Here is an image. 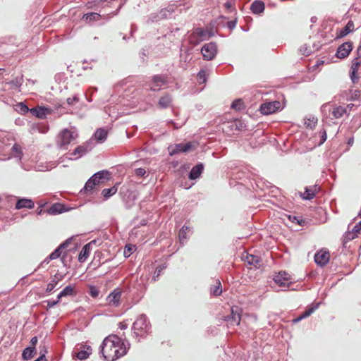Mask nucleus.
<instances>
[{
	"instance_id": "nucleus-40",
	"label": "nucleus",
	"mask_w": 361,
	"mask_h": 361,
	"mask_svg": "<svg viewBox=\"0 0 361 361\" xmlns=\"http://www.w3.org/2000/svg\"><path fill=\"white\" fill-rule=\"evenodd\" d=\"M317 121L318 120L317 117L311 116L309 118H306L305 119V125L307 128L312 129L316 126Z\"/></svg>"
},
{
	"instance_id": "nucleus-35",
	"label": "nucleus",
	"mask_w": 361,
	"mask_h": 361,
	"mask_svg": "<svg viewBox=\"0 0 361 361\" xmlns=\"http://www.w3.org/2000/svg\"><path fill=\"white\" fill-rule=\"evenodd\" d=\"M211 295L219 296L222 293L221 283L219 279L216 281V283L210 288Z\"/></svg>"
},
{
	"instance_id": "nucleus-46",
	"label": "nucleus",
	"mask_w": 361,
	"mask_h": 361,
	"mask_svg": "<svg viewBox=\"0 0 361 361\" xmlns=\"http://www.w3.org/2000/svg\"><path fill=\"white\" fill-rule=\"evenodd\" d=\"M288 219L290 221L298 225L304 226L305 224V221L298 216L289 215Z\"/></svg>"
},
{
	"instance_id": "nucleus-11",
	"label": "nucleus",
	"mask_w": 361,
	"mask_h": 361,
	"mask_svg": "<svg viewBox=\"0 0 361 361\" xmlns=\"http://www.w3.org/2000/svg\"><path fill=\"white\" fill-rule=\"evenodd\" d=\"M104 174H109L108 171H100L95 173L93 176H92L85 183L83 188L80 190V192H84L85 193H87L92 192L96 185L94 180L96 178H104Z\"/></svg>"
},
{
	"instance_id": "nucleus-19",
	"label": "nucleus",
	"mask_w": 361,
	"mask_h": 361,
	"mask_svg": "<svg viewBox=\"0 0 361 361\" xmlns=\"http://www.w3.org/2000/svg\"><path fill=\"white\" fill-rule=\"evenodd\" d=\"M204 170V164L202 163H198L195 166H194L190 173H189V178L190 180H195L198 178Z\"/></svg>"
},
{
	"instance_id": "nucleus-29",
	"label": "nucleus",
	"mask_w": 361,
	"mask_h": 361,
	"mask_svg": "<svg viewBox=\"0 0 361 361\" xmlns=\"http://www.w3.org/2000/svg\"><path fill=\"white\" fill-rule=\"evenodd\" d=\"M63 276L59 274H55L54 276L51 279V281L47 284L46 288V293H50L60 281L62 280Z\"/></svg>"
},
{
	"instance_id": "nucleus-23",
	"label": "nucleus",
	"mask_w": 361,
	"mask_h": 361,
	"mask_svg": "<svg viewBox=\"0 0 361 361\" xmlns=\"http://www.w3.org/2000/svg\"><path fill=\"white\" fill-rule=\"evenodd\" d=\"M65 205L61 203H54L49 209H47V213L51 215H56L66 212Z\"/></svg>"
},
{
	"instance_id": "nucleus-32",
	"label": "nucleus",
	"mask_w": 361,
	"mask_h": 361,
	"mask_svg": "<svg viewBox=\"0 0 361 361\" xmlns=\"http://www.w3.org/2000/svg\"><path fill=\"white\" fill-rule=\"evenodd\" d=\"M172 97L169 94H165L160 97L158 104L162 109H166L171 106Z\"/></svg>"
},
{
	"instance_id": "nucleus-22",
	"label": "nucleus",
	"mask_w": 361,
	"mask_h": 361,
	"mask_svg": "<svg viewBox=\"0 0 361 361\" xmlns=\"http://www.w3.org/2000/svg\"><path fill=\"white\" fill-rule=\"evenodd\" d=\"M31 114L38 118H44L49 114L50 111L45 106H37L30 109Z\"/></svg>"
},
{
	"instance_id": "nucleus-33",
	"label": "nucleus",
	"mask_w": 361,
	"mask_h": 361,
	"mask_svg": "<svg viewBox=\"0 0 361 361\" xmlns=\"http://www.w3.org/2000/svg\"><path fill=\"white\" fill-rule=\"evenodd\" d=\"M101 18V15L94 13V12H90L86 14H84L82 19L85 21L86 23H92L93 21L99 20Z\"/></svg>"
},
{
	"instance_id": "nucleus-6",
	"label": "nucleus",
	"mask_w": 361,
	"mask_h": 361,
	"mask_svg": "<svg viewBox=\"0 0 361 361\" xmlns=\"http://www.w3.org/2000/svg\"><path fill=\"white\" fill-rule=\"evenodd\" d=\"M94 148V144L91 141H87L84 144L78 146L71 154L70 159L76 160L82 156L85 155L87 152H90Z\"/></svg>"
},
{
	"instance_id": "nucleus-12",
	"label": "nucleus",
	"mask_w": 361,
	"mask_h": 361,
	"mask_svg": "<svg viewBox=\"0 0 361 361\" xmlns=\"http://www.w3.org/2000/svg\"><path fill=\"white\" fill-rule=\"evenodd\" d=\"M151 81L152 85L150 86V90L152 91H158L161 86L167 83V75L162 74L154 75L152 76Z\"/></svg>"
},
{
	"instance_id": "nucleus-4",
	"label": "nucleus",
	"mask_w": 361,
	"mask_h": 361,
	"mask_svg": "<svg viewBox=\"0 0 361 361\" xmlns=\"http://www.w3.org/2000/svg\"><path fill=\"white\" fill-rule=\"evenodd\" d=\"M78 136L75 130L64 129L56 137L58 147L61 149H66L68 146L77 139Z\"/></svg>"
},
{
	"instance_id": "nucleus-57",
	"label": "nucleus",
	"mask_w": 361,
	"mask_h": 361,
	"mask_svg": "<svg viewBox=\"0 0 361 361\" xmlns=\"http://www.w3.org/2000/svg\"><path fill=\"white\" fill-rule=\"evenodd\" d=\"M350 79H351L353 83H354V84H355L358 82L359 76L357 75V72L350 71Z\"/></svg>"
},
{
	"instance_id": "nucleus-42",
	"label": "nucleus",
	"mask_w": 361,
	"mask_h": 361,
	"mask_svg": "<svg viewBox=\"0 0 361 361\" xmlns=\"http://www.w3.org/2000/svg\"><path fill=\"white\" fill-rule=\"evenodd\" d=\"M356 238V235L353 234L351 231H346L342 238V242L343 245H345L348 242L355 239Z\"/></svg>"
},
{
	"instance_id": "nucleus-39",
	"label": "nucleus",
	"mask_w": 361,
	"mask_h": 361,
	"mask_svg": "<svg viewBox=\"0 0 361 361\" xmlns=\"http://www.w3.org/2000/svg\"><path fill=\"white\" fill-rule=\"evenodd\" d=\"M117 192V188L116 186H113L109 188H104L102 191V195L104 196L105 199H108L112 195H114Z\"/></svg>"
},
{
	"instance_id": "nucleus-44",
	"label": "nucleus",
	"mask_w": 361,
	"mask_h": 361,
	"mask_svg": "<svg viewBox=\"0 0 361 361\" xmlns=\"http://www.w3.org/2000/svg\"><path fill=\"white\" fill-rule=\"evenodd\" d=\"M189 42L192 45H197L201 42L198 36H196V32L194 30L189 36H188Z\"/></svg>"
},
{
	"instance_id": "nucleus-30",
	"label": "nucleus",
	"mask_w": 361,
	"mask_h": 361,
	"mask_svg": "<svg viewBox=\"0 0 361 361\" xmlns=\"http://www.w3.org/2000/svg\"><path fill=\"white\" fill-rule=\"evenodd\" d=\"M192 233V228L187 226L183 225L179 231V240L181 244H184L188 238L187 233Z\"/></svg>"
},
{
	"instance_id": "nucleus-9",
	"label": "nucleus",
	"mask_w": 361,
	"mask_h": 361,
	"mask_svg": "<svg viewBox=\"0 0 361 361\" xmlns=\"http://www.w3.org/2000/svg\"><path fill=\"white\" fill-rule=\"evenodd\" d=\"M282 109L281 104L279 101L264 102L260 106V111L263 115H269L275 113Z\"/></svg>"
},
{
	"instance_id": "nucleus-47",
	"label": "nucleus",
	"mask_w": 361,
	"mask_h": 361,
	"mask_svg": "<svg viewBox=\"0 0 361 361\" xmlns=\"http://www.w3.org/2000/svg\"><path fill=\"white\" fill-rule=\"evenodd\" d=\"M9 84L16 88L19 89L23 84V76L16 78L15 79L12 80Z\"/></svg>"
},
{
	"instance_id": "nucleus-14",
	"label": "nucleus",
	"mask_w": 361,
	"mask_h": 361,
	"mask_svg": "<svg viewBox=\"0 0 361 361\" xmlns=\"http://www.w3.org/2000/svg\"><path fill=\"white\" fill-rule=\"evenodd\" d=\"M289 274L286 271H279L274 277V282L280 287L287 288L289 286Z\"/></svg>"
},
{
	"instance_id": "nucleus-18",
	"label": "nucleus",
	"mask_w": 361,
	"mask_h": 361,
	"mask_svg": "<svg viewBox=\"0 0 361 361\" xmlns=\"http://www.w3.org/2000/svg\"><path fill=\"white\" fill-rule=\"evenodd\" d=\"M121 295V294L120 291L114 290L108 295L106 300L110 305L113 307H118L120 304Z\"/></svg>"
},
{
	"instance_id": "nucleus-52",
	"label": "nucleus",
	"mask_w": 361,
	"mask_h": 361,
	"mask_svg": "<svg viewBox=\"0 0 361 361\" xmlns=\"http://www.w3.org/2000/svg\"><path fill=\"white\" fill-rule=\"evenodd\" d=\"M45 302L47 304V310H49V309L54 307L56 305H57L60 302V300L58 299V298H57L56 300L49 299V300H46Z\"/></svg>"
},
{
	"instance_id": "nucleus-7",
	"label": "nucleus",
	"mask_w": 361,
	"mask_h": 361,
	"mask_svg": "<svg viewBox=\"0 0 361 361\" xmlns=\"http://www.w3.org/2000/svg\"><path fill=\"white\" fill-rule=\"evenodd\" d=\"M242 309L238 306H232L231 308V314L225 316L224 320L231 326H238L240 324L241 319Z\"/></svg>"
},
{
	"instance_id": "nucleus-64",
	"label": "nucleus",
	"mask_w": 361,
	"mask_h": 361,
	"mask_svg": "<svg viewBox=\"0 0 361 361\" xmlns=\"http://www.w3.org/2000/svg\"><path fill=\"white\" fill-rule=\"evenodd\" d=\"M37 341H38V338L37 336H34L32 337L31 339H30V347H34V348H36V345L37 343Z\"/></svg>"
},
{
	"instance_id": "nucleus-61",
	"label": "nucleus",
	"mask_w": 361,
	"mask_h": 361,
	"mask_svg": "<svg viewBox=\"0 0 361 361\" xmlns=\"http://www.w3.org/2000/svg\"><path fill=\"white\" fill-rule=\"evenodd\" d=\"M237 24V20H230L227 23V27L231 30H233Z\"/></svg>"
},
{
	"instance_id": "nucleus-27",
	"label": "nucleus",
	"mask_w": 361,
	"mask_h": 361,
	"mask_svg": "<svg viewBox=\"0 0 361 361\" xmlns=\"http://www.w3.org/2000/svg\"><path fill=\"white\" fill-rule=\"evenodd\" d=\"M34 202L30 199L22 198L17 201L16 209H20L22 208L32 209L34 207Z\"/></svg>"
},
{
	"instance_id": "nucleus-26",
	"label": "nucleus",
	"mask_w": 361,
	"mask_h": 361,
	"mask_svg": "<svg viewBox=\"0 0 361 361\" xmlns=\"http://www.w3.org/2000/svg\"><path fill=\"white\" fill-rule=\"evenodd\" d=\"M195 31L196 32V36H198L201 42L207 40L214 36V33L207 29L197 28Z\"/></svg>"
},
{
	"instance_id": "nucleus-41",
	"label": "nucleus",
	"mask_w": 361,
	"mask_h": 361,
	"mask_svg": "<svg viewBox=\"0 0 361 361\" xmlns=\"http://www.w3.org/2000/svg\"><path fill=\"white\" fill-rule=\"evenodd\" d=\"M16 110L20 113L21 114H25L28 111H30V109L27 107V106L23 102H19L16 105Z\"/></svg>"
},
{
	"instance_id": "nucleus-48",
	"label": "nucleus",
	"mask_w": 361,
	"mask_h": 361,
	"mask_svg": "<svg viewBox=\"0 0 361 361\" xmlns=\"http://www.w3.org/2000/svg\"><path fill=\"white\" fill-rule=\"evenodd\" d=\"M361 65V60L357 58H354L352 61V65L350 67V71L354 72H357L359 69V66Z\"/></svg>"
},
{
	"instance_id": "nucleus-20",
	"label": "nucleus",
	"mask_w": 361,
	"mask_h": 361,
	"mask_svg": "<svg viewBox=\"0 0 361 361\" xmlns=\"http://www.w3.org/2000/svg\"><path fill=\"white\" fill-rule=\"evenodd\" d=\"M244 260L249 265H252L255 268H259L262 264V259L260 257L247 253L246 254V256L244 257Z\"/></svg>"
},
{
	"instance_id": "nucleus-55",
	"label": "nucleus",
	"mask_w": 361,
	"mask_h": 361,
	"mask_svg": "<svg viewBox=\"0 0 361 361\" xmlns=\"http://www.w3.org/2000/svg\"><path fill=\"white\" fill-rule=\"evenodd\" d=\"M146 173V170L143 168H137L135 169V174L139 177L145 176Z\"/></svg>"
},
{
	"instance_id": "nucleus-24",
	"label": "nucleus",
	"mask_w": 361,
	"mask_h": 361,
	"mask_svg": "<svg viewBox=\"0 0 361 361\" xmlns=\"http://www.w3.org/2000/svg\"><path fill=\"white\" fill-rule=\"evenodd\" d=\"M320 303L317 302L315 305H312L309 309L306 310L301 315L293 319V323L295 324L301 321L302 319L309 317L311 315L318 307H319Z\"/></svg>"
},
{
	"instance_id": "nucleus-38",
	"label": "nucleus",
	"mask_w": 361,
	"mask_h": 361,
	"mask_svg": "<svg viewBox=\"0 0 361 361\" xmlns=\"http://www.w3.org/2000/svg\"><path fill=\"white\" fill-rule=\"evenodd\" d=\"M11 152L13 157L18 158L19 159H21L23 154L20 146L17 143H15L11 147Z\"/></svg>"
},
{
	"instance_id": "nucleus-10",
	"label": "nucleus",
	"mask_w": 361,
	"mask_h": 361,
	"mask_svg": "<svg viewBox=\"0 0 361 361\" xmlns=\"http://www.w3.org/2000/svg\"><path fill=\"white\" fill-rule=\"evenodd\" d=\"M314 262L319 267L326 266L330 259V253L327 249L323 248L317 251L314 256Z\"/></svg>"
},
{
	"instance_id": "nucleus-21",
	"label": "nucleus",
	"mask_w": 361,
	"mask_h": 361,
	"mask_svg": "<svg viewBox=\"0 0 361 361\" xmlns=\"http://www.w3.org/2000/svg\"><path fill=\"white\" fill-rule=\"evenodd\" d=\"M169 15H170V13L167 9H161L158 13H151L149 17V20L152 23L158 22L162 19L167 18Z\"/></svg>"
},
{
	"instance_id": "nucleus-8",
	"label": "nucleus",
	"mask_w": 361,
	"mask_h": 361,
	"mask_svg": "<svg viewBox=\"0 0 361 361\" xmlns=\"http://www.w3.org/2000/svg\"><path fill=\"white\" fill-rule=\"evenodd\" d=\"M204 60H212L217 54V46L215 42L206 43L201 49Z\"/></svg>"
},
{
	"instance_id": "nucleus-25",
	"label": "nucleus",
	"mask_w": 361,
	"mask_h": 361,
	"mask_svg": "<svg viewBox=\"0 0 361 361\" xmlns=\"http://www.w3.org/2000/svg\"><path fill=\"white\" fill-rule=\"evenodd\" d=\"M264 3L261 0L254 1L250 6V10L254 14H261L264 12Z\"/></svg>"
},
{
	"instance_id": "nucleus-13",
	"label": "nucleus",
	"mask_w": 361,
	"mask_h": 361,
	"mask_svg": "<svg viewBox=\"0 0 361 361\" xmlns=\"http://www.w3.org/2000/svg\"><path fill=\"white\" fill-rule=\"evenodd\" d=\"M352 49L353 42L350 41L345 42L338 47L336 56L341 59H345L349 55Z\"/></svg>"
},
{
	"instance_id": "nucleus-59",
	"label": "nucleus",
	"mask_w": 361,
	"mask_h": 361,
	"mask_svg": "<svg viewBox=\"0 0 361 361\" xmlns=\"http://www.w3.org/2000/svg\"><path fill=\"white\" fill-rule=\"evenodd\" d=\"M320 133H321V140L319 143V145H322L326 140V138H327V135H326V132L325 130H323L322 131H321Z\"/></svg>"
},
{
	"instance_id": "nucleus-63",
	"label": "nucleus",
	"mask_w": 361,
	"mask_h": 361,
	"mask_svg": "<svg viewBox=\"0 0 361 361\" xmlns=\"http://www.w3.org/2000/svg\"><path fill=\"white\" fill-rule=\"evenodd\" d=\"M132 247L126 245L124 250V255L126 257H129L132 253Z\"/></svg>"
},
{
	"instance_id": "nucleus-28",
	"label": "nucleus",
	"mask_w": 361,
	"mask_h": 361,
	"mask_svg": "<svg viewBox=\"0 0 361 361\" xmlns=\"http://www.w3.org/2000/svg\"><path fill=\"white\" fill-rule=\"evenodd\" d=\"M319 190L317 185H313L312 187H306L305 191L302 195V199L306 200H311L315 197L317 192Z\"/></svg>"
},
{
	"instance_id": "nucleus-34",
	"label": "nucleus",
	"mask_w": 361,
	"mask_h": 361,
	"mask_svg": "<svg viewBox=\"0 0 361 361\" xmlns=\"http://www.w3.org/2000/svg\"><path fill=\"white\" fill-rule=\"evenodd\" d=\"M36 352V348L34 347H27L25 348L22 353V358L24 360H30L32 358L34 353Z\"/></svg>"
},
{
	"instance_id": "nucleus-53",
	"label": "nucleus",
	"mask_w": 361,
	"mask_h": 361,
	"mask_svg": "<svg viewBox=\"0 0 361 361\" xmlns=\"http://www.w3.org/2000/svg\"><path fill=\"white\" fill-rule=\"evenodd\" d=\"M351 231L356 235V237L361 233V221L353 227Z\"/></svg>"
},
{
	"instance_id": "nucleus-58",
	"label": "nucleus",
	"mask_w": 361,
	"mask_h": 361,
	"mask_svg": "<svg viewBox=\"0 0 361 361\" xmlns=\"http://www.w3.org/2000/svg\"><path fill=\"white\" fill-rule=\"evenodd\" d=\"M352 93H351V99L352 100H357L360 96V90H355L354 91H351Z\"/></svg>"
},
{
	"instance_id": "nucleus-2",
	"label": "nucleus",
	"mask_w": 361,
	"mask_h": 361,
	"mask_svg": "<svg viewBox=\"0 0 361 361\" xmlns=\"http://www.w3.org/2000/svg\"><path fill=\"white\" fill-rule=\"evenodd\" d=\"M150 323L145 314H141L133 323L132 330L134 336L138 338L140 341L141 338L147 335L150 331Z\"/></svg>"
},
{
	"instance_id": "nucleus-17",
	"label": "nucleus",
	"mask_w": 361,
	"mask_h": 361,
	"mask_svg": "<svg viewBox=\"0 0 361 361\" xmlns=\"http://www.w3.org/2000/svg\"><path fill=\"white\" fill-rule=\"evenodd\" d=\"M94 240L91 241L82 247L78 255V261L80 262H83L87 259L92 250V245L94 243Z\"/></svg>"
},
{
	"instance_id": "nucleus-3",
	"label": "nucleus",
	"mask_w": 361,
	"mask_h": 361,
	"mask_svg": "<svg viewBox=\"0 0 361 361\" xmlns=\"http://www.w3.org/2000/svg\"><path fill=\"white\" fill-rule=\"evenodd\" d=\"M71 238H68L61 243L55 250L53 251L41 264L40 266H42L44 263L48 264L51 260H54L61 257V261L64 266H67V252L64 251V250L71 243Z\"/></svg>"
},
{
	"instance_id": "nucleus-45",
	"label": "nucleus",
	"mask_w": 361,
	"mask_h": 361,
	"mask_svg": "<svg viewBox=\"0 0 361 361\" xmlns=\"http://www.w3.org/2000/svg\"><path fill=\"white\" fill-rule=\"evenodd\" d=\"M300 51L302 55L310 56L314 51V49L307 44H304L300 47Z\"/></svg>"
},
{
	"instance_id": "nucleus-15",
	"label": "nucleus",
	"mask_w": 361,
	"mask_h": 361,
	"mask_svg": "<svg viewBox=\"0 0 361 361\" xmlns=\"http://www.w3.org/2000/svg\"><path fill=\"white\" fill-rule=\"evenodd\" d=\"M107 135L108 131L105 128H98L89 141L92 142L93 140H95L98 143H103L106 141Z\"/></svg>"
},
{
	"instance_id": "nucleus-43",
	"label": "nucleus",
	"mask_w": 361,
	"mask_h": 361,
	"mask_svg": "<svg viewBox=\"0 0 361 361\" xmlns=\"http://www.w3.org/2000/svg\"><path fill=\"white\" fill-rule=\"evenodd\" d=\"M231 107L233 109H235V110H237V111H240L243 109H244L243 102L240 99H235L232 102Z\"/></svg>"
},
{
	"instance_id": "nucleus-49",
	"label": "nucleus",
	"mask_w": 361,
	"mask_h": 361,
	"mask_svg": "<svg viewBox=\"0 0 361 361\" xmlns=\"http://www.w3.org/2000/svg\"><path fill=\"white\" fill-rule=\"evenodd\" d=\"M200 84H203L207 81L206 72L204 70H200L197 75Z\"/></svg>"
},
{
	"instance_id": "nucleus-50",
	"label": "nucleus",
	"mask_w": 361,
	"mask_h": 361,
	"mask_svg": "<svg viewBox=\"0 0 361 361\" xmlns=\"http://www.w3.org/2000/svg\"><path fill=\"white\" fill-rule=\"evenodd\" d=\"M80 100L79 96L78 94H74L72 97H68L66 99V102L68 105L73 106L75 103L78 102Z\"/></svg>"
},
{
	"instance_id": "nucleus-37",
	"label": "nucleus",
	"mask_w": 361,
	"mask_h": 361,
	"mask_svg": "<svg viewBox=\"0 0 361 361\" xmlns=\"http://www.w3.org/2000/svg\"><path fill=\"white\" fill-rule=\"evenodd\" d=\"M92 353V348L90 346H87L85 350H81L77 353L76 357L80 360H86Z\"/></svg>"
},
{
	"instance_id": "nucleus-31",
	"label": "nucleus",
	"mask_w": 361,
	"mask_h": 361,
	"mask_svg": "<svg viewBox=\"0 0 361 361\" xmlns=\"http://www.w3.org/2000/svg\"><path fill=\"white\" fill-rule=\"evenodd\" d=\"M347 113V108L341 106H336L331 111L333 118H341L345 114Z\"/></svg>"
},
{
	"instance_id": "nucleus-51",
	"label": "nucleus",
	"mask_w": 361,
	"mask_h": 361,
	"mask_svg": "<svg viewBox=\"0 0 361 361\" xmlns=\"http://www.w3.org/2000/svg\"><path fill=\"white\" fill-rule=\"evenodd\" d=\"M89 294L93 298H96L98 297V295L99 294V291L97 289V288H96L95 286H92L90 287Z\"/></svg>"
},
{
	"instance_id": "nucleus-16",
	"label": "nucleus",
	"mask_w": 361,
	"mask_h": 361,
	"mask_svg": "<svg viewBox=\"0 0 361 361\" xmlns=\"http://www.w3.org/2000/svg\"><path fill=\"white\" fill-rule=\"evenodd\" d=\"M355 30V25L353 20H349L346 25L336 33V39L343 38Z\"/></svg>"
},
{
	"instance_id": "nucleus-1",
	"label": "nucleus",
	"mask_w": 361,
	"mask_h": 361,
	"mask_svg": "<svg viewBox=\"0 0 361 361\" xmlns=\"http://www.w3.org/2000/svg\"><path fill=\"white\" fill-rule=\"evenodd\" d=\"M130 344H126L116 335L106 337L101 346L100 353L106 361H115L127 354Z\"/></svg>"
},
{
	"instance_id": "nucleus-5",
	"label": "nucleus",
	"mask_w": 361,
	"mask_h": 361,
	"mask_svg": "<svg viewBox=\"0 0 361 361\" xmlns=\"http://www.w3.org/2000/svg\"><path fill=\"white\" fill-rule=\"evenodd\" d=\"M196 145L192 142H181L173 145H170L168 148L170 156H173L180 153H185L195 150Z\"/></svg>"
},
{
	"instance_id": "nucleus-56",
	"label": "nucleus",
	"mask_w": 361,
	"mask_h": 361,
	"mask_svg": "<svg viewBox=\"0 0 361 361\" xmlns=\"http://www.w3.org/2000/svg\"><path fill=\"white\" fill-rule=\"evenodd\" d=\"M224 7L229 12H232L233 11L235 10V8L233 7V3L231 1H227L224 4Z\"/></svg>"
},
{
	"instance_id": "nucleus-60",
	"label": "nucleus",
	"mask_w": 361,
	"mask_h": 361,
	"mask_svg": "<svg viewBox=\"0 0 361 361\" xmlns=\"http://www.w3.org/2000/svg\"><path fill=\"white\" fill-rule=\"evenodd\" d=\"M233 125H235L236 129L240 130H243L245 127L244 123H242L240 121H235L234 122Z\"/></svg>"
},
{
	"instance_id": "nucleus-62",
	"label": "nucleus",
	"mask_w": 361,
	"mask_h": 361,
	"mask_svg": "<svg viewBox=\"0 0 361 361\" xmlns=\"http://www.w3.org/2000/svg\"><path fill=\"white\" fill-rule=\"evenodd\" d=\"M39 350H40V356H42L44 355V358H46V354L47 353V348L45 346V345H39Z\"/></svg>"
},
{
	"instance_id": "nucleus-36",
	"label": "nucleus",
	"mask_w": 361,
	"mask_h": 361,
	"mask_svg": "<svg viewBox=\"0 0 361 361\" xmlns=\"http://www.w3.org/2000/svg\"><path fill=\"white\" fill-rule=\"evenodd\" d=\"M74 295V290L71 286H66L57 295L58 299L61 300L63 297L71 296Z\"/></svg>"
},
{
	"instance_id": "nucleus-54",
	"label": "nucleus",
	"mask_w": 361,
	"mask_h": 361,
	"mask_svg": "<svg viewBox=\"0 0 361 361\" xmlns=\"http://www.w3.org/2000/svg\"><path fill=\"white\" fill-rule=\"evenodd\" d=\"M165 268H166V267L164 265H161L156 268L155 271H154V280H156L157 277L159 276V275L161 274L162 271Z\"/></svg>"
}]
</instances>
